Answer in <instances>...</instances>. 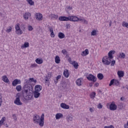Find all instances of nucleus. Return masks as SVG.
I'll return each mask as SVG.
<instances>
[{
    "label": "nucleus",
    "instance_id": "f257e3e1",
    "mask_svg": "<svg viewBox=\"0 0 128 128\" xmlns=\"http://www.w3.org/2000/svg\"><path fill=\"white\" fill-rule=\"evenodd\" d=\"M24 82L26 84L24 86V92L26 93L28 96L26 98L28 100H30L33 97L32 94L33 88L32 84H29V83L34 82L36 84L37 82V80L34 78H30L28 80H25Z\"/></svg>",
    "mask_w": 128,
    "mask_h": 128
},
{
    "label": "nucleus",
    "instance_id": "f03ea898",
    "mask_svg": "<svg viewBox=\"0 0 128 128\" xmlns=\"http://www.w3.org/2000/svg\"><path fill=\"white\" fill-rule=\"evenodd\" d=\"M44 114H42L40 117V115L35 114L32 118L34 123L38 124L40 126L43 127L44 125Z\"/></svg>",
    "mask_w": 128,
    "mask_h": 128
},
{
    "label": "nucleus",
    "instance_id": "7ed1b4c3",
    "mask_svg": "<svg viewBox=\"0 0 128 128\" xmlns=\"http://www.w3.org/2000/svg\"><path fill=\"white\" fill-rule=\"evenodd\" d=\"M14 28L15 33L16 35L21 36L23 34V30L21 29L20 24L19 23L16 24Z\"/></svg>",
    "mask_w": 128,
    "mask_h": 128
},
{
    "label": "nucleus",
    "instance_id": "20e7f679",
    "mask_svg": "<svg viewBox=\"0 0 128 128\" xmlns=\"http://www.w3.org/2000/svg\"><path fill=\"white\" fill-rule=\"evenodd\" d=\"M112 62V60L108 57V56H104L102 58V62L104 65L110 66Z\"/></svg>",
    "mask_w": 128,
    "mask_h": 128
},
{
    "label": "nucleus",
    "instance_id": "39448f33",
    "mask_svg": "<svg viewBox=\"0 0 128 128\" xmlns=\"http://www.w3.org/2000/svg\"><path fill=\"white\" fill-rule=\"evenodd\" d=\"M112 85L116 86H120V81L116 79H112L109 84V86H110Z\"/></svg>",
    "mask_w": 128,
    "mask_h": 128
},
{
    "label": "nucleus",
    "instance_id": "423d86ee",
    "mask_svg": "<svg viewBox=\"0 0 128 128\" xmlns=\"http://www.w3.org/2000/svg\"><path fill=\"white\" fill-rule=\"evenodd\" d=\"M69 21L73 22H78L80 21V18L76 16H68Z\"/></svg>",
    "mask_w": 128,
    "mask_h": 128
},
{
    "label": "nucleus",
    "instance_id": "0eeeda50",
    "mask_svg": "<svg viewBox=\"0 0 128 128\" xmlns=\"http://www.w3.org/2000/svg\"><path fill=\"white\" fill-rule=\"evenodd\" d=\"M86 78L89 80V81H92L94 82H96V77L94 76L92 74H90L88 76L86 77Z\"/></svg>",
    "mask_w": 128,
    "mask_h": 128
},
{
    "label": "nucleus",
    "instance_id": "6e6552de",
    "mask_svg": "<svg viewBox=\"0 0 128 128\" xmlns=\"http://www.w3.org/2000/svg\"><path fill=\"white\" fill-rule=\"evenodd\" d=\"M84 78H80L76 80V84L78 86H80L84 84Z\"/></svg>",
    "mask_w": 128,
    "mask_h": 128
},
{
    "label": "nucleus",
    "instance_id": "1a4fd4ad",
    "mask_svg": "<svg viewBox=\"0 0 128 128\" xmlns=\"http://www.w3.org/2000/svg\"><path fill=\"white\" fill-rule=\"evenodd\" d=\"M14 102L15 104L18 106H21L23 104V103L20 101V98H16Z\"/></svg>",
    "mask_w": 128,
    "mask_h": 128
},
{
    "label": "nucleus",
    "instance_id": "9d476101",
    "mask_svg": "<svg viewBox=\"0 0 128 128\" xmlns=\"http://www.w3.org/2000/svg\"><path fill=\"white\" fill-rule=\"evenodd\" d=\"M118 109V106L116 105L114 102H112L110 105V110L112 111H114Z\"/></svg>",
    "mask_w": 128,
    "mask_h": 128
},
{
    "label": "nucleus",
    "instance_id": "9b49d317",
    "mask_svg": "<svg viewBox=\"0 0 128 128\" xmlns=\"http://www.w3.org/2000/svg\"><path fill=\"white\" fill-rule=\"evenodd\" d=\"M36 20L38 21H41L43 18V15L41 13L38 12L35 14Z\"/></svg>",
    "mask_w": 128,
    "mask_h": 128
},
{
    "label": "nucleus",
    "instance_id": "f8f14e48",
    "mask_svg": "<svg viewBox=\"0 0 128 128\" xmlns=\"http://www.w3.org/2000/svg\"><path fill=\"white\" fill-rule=\"evenodd\" d=\"M58 20L60 22H68L69 16H60L58 18Z\"/></svg>",
    "mask_w": 128,
    "mask_h": 128
},
{
    "label": "nucleus",
    "instance_id": "ddd939ff",
    "mask_svg": "<svg viewBox=\"0 0 128 128\" xmlns=\"http://www.w3.org/2000/svg\"><path fill=\"white\" fill-rule=\"evenodd\" d=\"M19 84H21V80L18 78L14 79L12 82V85L14 86H16Z\"/></svg>",
    "mask_w": 128,
    "mask_h": 128
},
{
    "label": "nucleus",
    "instance_id": "4468645a",
    "mask_svg": "<svg viewBox=\"0 0 128 128\" xmlns=\"http://www.w3.org/2000/svg\"><path fill=\"white\" fill-rule=\"evenodd\" d=\"M114 54H116V50H111L108 52V57L109 58L112 60L114 58V56L112 55Z\"/></svg>",
    "mask_w": 128,
    "mask_h": 128
},
{
    "label": "nucleus",
    "instance_id": "2eb2a0df",
    "mask_svg": "<svg viewBox=\"0 0 128 128\" xmlns=\"http://www.w3.org/2000/svg\"><path fill=\"white\" fill-rule=\"evenodd\" d=\"M55 118L56 120H59L64 118V114L62 113H56L55 115Z\"/></svg>",
    "mask_w": 128,
    "mask_h": 128
},
{
    "label": "nucleus",
    "instance_id": "dca6fc26",
    "mask_svg": "<svg viewBox=\"0 0 128 128\" xmlns=\"http://www.w3.org/2000/svg\"><path fill=\"white\" fill-rule=\"evenodd\" d=\"M32 16V14L30 12H26L23 16V17L25 20H28Z\"/></svg>",
    "mask_w": 128,
    "mask_h": 128
},
{
    "label": "nucleus",
    "instance_id": "f3484780",
    "mask_svg": "<svg viewBox=\"0 0 128 128\" xmlns=\"http://www.w3.org/2000/svg\"><path fill=\"white\" fill-rule=\"evenodd\" d=\"M42 86L40 84L36 85L34 88V91L37 92H40L42 90Z\"/></svg>",
    "mask_w": 128,
    "mask_h": 128
},
{
    "label": "nucleus",
    "instance_id": "a211bd4d",
    "mask_svg": "<svg viewBox=\"0 0 128 128\" xmlns=\"http://www.w3.org/2000/svg\"><path fill=\"white\" fill-rule=\"evenodd\" d=\"M2 80L5 83L8 84L10 82V80L8 77L6 75H4L2 76Z\"/></svg>",
    "mask_w": 128,
    "mask_h": 128
},
{
    "label": "nucleus",
    "instance_id": "6ab92c4d",
    "mask_svg": "<svg viewBox=\"0 0 128 128\" xmlns=\"http://www.w3.org/2000/svg\"><path fill=\"white\" fill-rule=\"evenodd\" d=\"M60 106L64 110H68L70 108V106L67 105V104H65V103H61Z\"/></svg>",
    "mask_w": 128,
    "mask_h": 128
},
{
    "label": "nucleus",
    "instance_id": "aec40b11",
    "mask_svg": "<svg viewBox=\"0 0 128 128\" xmlns=\"http://www.w3.org/2000/svg\"><path fill=\"white\" fill-rule=\"evenodd\" d=\"M30 46V43L28 42H25L24 44H22L20 48L21 49L23 50L24 48H28Z\"/></svg>",
    "mask_w": 128,
    "mask_h": 128
},
{
    "label": "nucleus",
    "instance_id": "412c9836",
    "mask_svg": "<svg viewBox=\"0 0 128 128\" xmlns=\"http://www.w3.org/2000/svg\"><path fill=\"white\" fill-rule=\"evenodd\" d=\"M89 54H90L89 50H88V49L86 48L82 52L81 54V56H86L88 55Z\"/></svg>",
    "mask_w": 128,
    "mask_h": 128
},
{
    "label": "nucleus",
    "instance_id": "4be33fe9",
    "mask_svg": "<svg viewBox=\"0 0 128 128\" xmlns=\"http://www.w3.org/2000/svg\"><path fill=\"white\" fill-rule=\"evenodd\" d=\"M117 74L119 78H122L124 76V72L122 70H118L117 72Z\"/></svg>",
    "mask_w": 128,
    "mask_h": 128
},
{
    "label": "nucleus",
    "instance_id": "5701e85b",
    "mask_svg": "<svg viewBox=\"0 0 128 128\" xmlns=\"http://www.w3.org/2000/svg\"><path fill=\"white\" fill-rule=\"evenodd\" d=\"M63 75L65 78H68L70 76V72L68 70L65 69L64 71Z\"/></svg>",
    "mask_w": 128,
    "mask_h": 128
},
{
    "label": "nucleus",
    "instance_id": "b1692460",
    "mask_svg": "<svg viewBox=\"0 0 128 128\" xmlns=\"http://www.w3.org/2000/svg\"><path fill=\"white\" fill-rule=\"evenodd\" d=\"M70 64H72L76 69L78 68V62L75 60L70 62Z\"/></svg>",
    "mask_w": 128,
    "mask_h": 128
},
{
    "label": "nucleus",
    "instance_id": "393cba45",
    "mask_svg": "<svg viewBox=\"0 0 128 128\" xmlns=\"http://www.w3.org/2000/svg\"><path fill=\"white\" fill-rule=\"evenodd\" d=\"M66 120L68 122L73 121V120H74L73 115H68V116L66 118Z\"/></svg>",
    "mask_w": 128,
    "mask_h": 128
},
{
    "label": "nucleus",
    "instance_id": "a878e982",
    "mask_svg": "<svg viewBox=\"0 0 128 128\" xmlns=\"http://www.w3.org/2000/svg\"><path fill=\"white\" fill-rule=\"evenodd\" d=\"M118 57L120 59H124L126 58V54L123 52L119 53V54L118 55Z\"/></svg>",
    "mask_w": 128,
    "mask_h": 128
},
{
    "label": "nucleus",
    "instance_id": "bb28decb",
    "mask_svg": "<svg viewBox=\"0 0 128 128\" xmlns=\"http://www.w3.org/2000/svg\"><path fill=\"white\" fill-rule=\"evenodd\" d=\"M35 62L38 64H43V60L41 58H37L35 60Z\"/></svg>",
    "mask_w": 128,
    "mask_h": 128
},
{
    "label": "nucleus",
    "instance_id": "cd10ccee",
    "mask_svg": "<svg viewBox=\"0 0 128 128\" xmlns=\"http://www.w3.org/2000/svg\"><path fill=\"white\" fill-rule=\"evenodd\" d=\"M58 37L60 39H63V38H65L66 35L64 33H63L62 32H60L58 34Z\"/></svg>",
    "mask_w": 128,
    "mask_h": 128
},
{
    "label": "nucleus",
    "instance_id": "c85d7f7f",
    "mask_svg": "<svg viewBox=\"0 0 128 128\" xmlns=\"http://www.w3.org/2000/svg\"><path fill=\"white\" fill-rule=\"evenodd\" d=\"M40 93L38 92L34 91V96L36 98H38L40 96Z\"/></svg>",
    "mask_w": 128,
    "mask_h": 128
},
{
    "label": "nucleus",
    "instance_id": "c756f323",
    "mask_svg": "<svg viewBox=\"0 0 128 128\" xmlns=\"http://www.w3.org/2000/svg\"><path fill=\"white\" fill-rule=\"evenodd\" d=\"M91 36H96L98 35V30H93L90 32Z\"/></svg>",
    "mask_w": 128,
    "mask_h": 128
},
{
    "label": "nucleus",
    "instance_id": "7c9ffc66",
    "mask_svg": "<svg viewBox=\"0 0 128 128\" xmlns=\"http://www.w3.org/2000/svg\"><path fill=\"white\" fill-rule=\"evenodd\" d=\"M55 62L56 64H59L60 62V57L58 56H55Z\"/></svg>",
    "mask_w": 128,
    "mask_h": 128
},
{
    "label": "nucleus",
    "instance_id": "2f4dec72",
    "mask_svg": "<svg viewBox=\"0 0 128 128\" xmlns=\"http://www.w3.org/2000/svg\"><path fill=\"white\" fill-rule=\"evenodd\" d=\"M6 121V117H2V119L0 120V127L2 126L4 124V122Z\"/></svg>",
    "mask_w": 128,
    "mask_h": 128
},
{
    "label": "nucleus",
    "instance_id": "473e14b6",
    "mask_svg": "<svg viewBox=\"0 0 128 128\" xmlns=\"http://www.w3.org/2000/svg\"><path fill=\"white\" fill-rule=\"evenodd\" d=\"M97 78L100 80H102L104 79V74L102 73H99L97 75Z\"/></svg>",
    "mask_w": 128,
    "mask_h": 128
},
{
    "label": "nucleus",
    "instance_id": "72a5a7b5",
    "mask_svg": "<svg viewBox=\"0 0 128 128\" xmlns=\"http://www.w3.org/2000/svg\"><path fill=\"white\" fill-rule=\"evenodd\" d=\"M80 22H82L84 24H88V22L83 18H80Z\"/></svg>",
    "mask_w": 128,
    "mask_h": 128
},
{
    "label": "nucleus",
    "instance_id": "f704fd0d",
    "mask_svg": "<svg viewBox=\"0 0 128 128\" xmlns=\"http://www.w3.org/2000/svg\"><path fill=\"white\" fill-rule=\"evenodd\" d=\"M30 6H33L34 5V2L32 0H26Z\"/></svg>",
    "mask_w": 128,
    "mask_h": 128
},
{
    "label": "nucleus",
    "instance_id": "c9c22d12",
    "mask_svg": "<svg viewBox=\"0 0 128 128\" xmlns=\"http://www.w3.org/2000/svg\"><path fill=\"white\" fill-rule=\"evenodd\" d=\"M16 89L17 92H20L22 90V86L21 85H18L17 86H16Z\"/></svg>",
    "mask_w": 128,
    "mask_h": 128
},
{
    "label": "nucleus",
    "instance_id": "e433bc0d",
    "mask_svg": "<svg viewBox=\"0 0 128 128\" xmlns=\"http://www.w3.org/2000/svg\"><path fill=\"white\" fill-rule=\"evenodd\" d=\"M96 93L95 92H92L90 94V98L92 99H94V98L96 97Z\"/></svg>",
    "mask_w": 128,
    "mask_h": 128
},
{
    "label": "nucleus",
    "instance_id": "4c0bfd02",
    "mask_svg": "<svg viewBox=\"0 0 128 128\" xmlns=\"http://www.w3.org/2000/svg\"><path fill=\"white\" fill-rule=\"evenodd\" d=\"M122 26L124 28H128V22L123 21L122 22Z\"/></svg>",
    "mask_w": 128,
    "mask_h": 128
},
{
    "label": "nucleus",
    "instance_id": "58836bf2",
    "mask_svg": "<svg viewBox=\"0 0 128 128\" xmlns=\"http://www.w3.org/2000/svg\"><path fill=\"white\" fill-rule=\"evenodd\" d=\"M12 31V27L10 26H8V27L6 28V32H7V33H10V32Z\"/></svg>",
    "mask_w": 128,
    "mask_h": 128
},
{
    "label": "nucleus",
    "instance_id": "ea45409f",
    "mask_svg": "<svg viewBox=\"0 0 128 128\" xmlns=\"http://www.w3.org/2000/svg\"><path fill=\"white\" fill-rule=\"evenodd\" d=\"M38 66V64L36 63H32L30 64V68H36Z\"/></svg>",
    "mask_w": 128,
    "mask_h": 128
},
{
    "label": "nucleus",
    "instance_id": "a19ab883",
    "mask_svg": "<svg viewBox=\"0 0 128 128\" xmlns=\"http://www.w3.org/2000/svg\"><path fill=\"white\" fill-rule=\"evenodd\" d=\"M96 110L94 107H90L89 108V110L91 113H93L94 112V110Z\"/></svg>",
    "mask_w": 128,
    "mask_h": 128
},
{
    "label": "nucleus",
    "instance_id": "79ce46f5",
    "mask_svg": "<svg viewBox=\"0 0 128 128\" xmlns=\"http://www.w3.org/2000/svg\"><path fill=\"white\" fill-rule=\"evenodd\" d=\"M52 18H54L55 20H58V14H53L52 15Z\"/></svg>",
    "mask_w": 128,
    "mask_h": 128
},
{
    "label": "nucleus",
    "instance_id": "37998d69",
    "mask_svg": "<svg viewBox=\"0 0 128 128\" xmlns=\"http://www.w3.org/2000/svg\"><path fill=\"white\" fill-rule=\"evenodd\" d=\"M28 30L29 32H32L34 30V28H33V27L32 26H28Z\"/></svg>",
    "mask_w": 128,
    "mask_h": 128
},
{
    "label": "nucleus",
    "instance_id": "c03bdc74",
    "mask_svg": "<svg viewBox=\"0 0 128 128\" xmlns=\"http://www.w3.org/2000/svg\"><path fill=\"white\" fill-rule=\"evenodd\" d=\"M2 96L0 94V107L2 106Z\"/></svg>",
    "mask_w": 128,
    "mask_h": 128
},
{
    "label": "nucleus",
    "instance_id": "a18cd8bd",
    "mask_svg": "<svg viewBox=\"0 0 128 128\" xmlns=\"http://www.w3.org/2000/svg\"><path fill=\"white\" fill-rule=\"evenodd\" d=\"M20 97H21V94L20 92H18L16 94V98H20Z\"/></svg>",
    "mask_w": 128,
    "mask_h": 128
},
{
    "label": "nucleus",
    "instance_id": "49530a36",
    "mask_svg": "<svg viewBox=\"0 0 128 128\" xmlns=\"http://www.w3.org/2000/svg\"><path fill=\"white\" fill-rule=\"evenodd\" d=\"M62 54L64 55H66L68 54V52L66 50H62Z\"/></svg>",
    "mask_w": 128,
    "mask_h": 128
},
{
    "label": "nucleus",
    "instance_id": "de8ad7c7",
    "mask_svg": "<svg viewBox=\"0 0 128 128\" xmlns=\"http://www.w3.org/2000/svg\"><path fill=\"white\" fill-rule=\"evenodd\" d=\"M110 64H111V66H114V64H116V60H112L110 62Z\"/></svg>",
    "mask_w": 128,
    "mask_h": 128
},
{
    "label": "nucleus",
    "instance_id": "09e8293b",
    "mask_svg": "<svg viewBox=\"0 0 128 128\" xmlns=\"http://www.w3.org/2000/svg\"><path fill=\"white\" fill-rule=\"evenodd\" d=\"M50 36L51 38H52L55 37V34L54 33V32H50Z\"/></svg>",
    "mask_w": 128,
    "mask_h": 128
},
{
    "label": "nucleus",
    "instance_id": "8fccbe9b",
    "mask_svg": "<svg viewBox=\"0 0 128 128\" xmlns=\"http://www.w3.org/2000/svg\"><path fill=\"white\" fill-rule=\"evenodd\" d=\"M12 117L13 119H14L15 121H17V117H16V116L15 115V114H14L12 116Z\"/></svg>",
    "mask_w": 128,
    "mask_h": 128
},
{
    "label": "nucleus",
    "instance_id": "3c124183",
    "mask_svg": "<svg viewBox=\"0 0 128 128\" xmlns=\"http://www.w3.org/2000/svg\"><path fill=\"white\" fill-rule=\"evenodd\" d=\"M104 128H114L112 125H110V126H104Z\"/></svg>",
    "mask_w": 128,
    "mask_h": 128
},
{
    "label": "nucleus",
    "instance_id": "603ef678",
    "mask_svg": "<svg viewBox=\"0 0 128 128\" xmlns=\"http://www.w3.org/2000/svg\"><path fill=\"white\" fill-rule=\"evenodd\" d=\"M48 30L50 32H54V29L52 27H50L48 28Z\"/></svg>",
    "mask_w": 128,
    "mask_h": 128
},
{
    "label": "nucleus",
    "instance_id": "864d4df0",
    "mask_svg": "<svg viewBox=\"0 0 128 128\" xmlns=\"http://www.w3.org/2000/svg\"><path fill=\"white\" fill-rule=\"evenodd\" d=\"M98 108L99 109H101L102 108V104H100H100L98 105Z\"/></svg>",
    "mask_w": 128,
    "mask_h": 128
},
{
    "label": "nucleus",
    "instance_id": "5fc2aeb1",
    "mask_svg": "<svg viewBox=\"0 0 128 128\" xmlns=\"http://www.w3.org/2000/svg\"><path fill=\"white\" fill-rule=\"evenodd\" d=\"M66 9L68 10H72V7L70 6H66Z\"/></svg>",
    "mask_w": 128,
    "mask_h": 128
},
{
    "label": "nucleus",
    "instance_id": "6e6d98bb",
    "mask_svg": "<svg viewBox=\"0 0 128 128\" xmlns=\"http://www.w3.org/2000/svg\"><path fill=\"white\" fill-rule=\"evenodd\" d=\"M62 78L61 75H58L56 77V80H58L60 78Z\"/></svg>",
    "mask_w": 128,
    "mask_h": 128
},
{
    "label": "nucleus",
    "instance_id": "4d7b16f0",
    "mask_svg": "<svg viewBox=\"0 0 128 128\" xmlns=\"http://www.w3.org/2000/svg\"><path fill=\"white\" fill-rule=\"evenodd\" d=\"M124 128H128V120L126 123V124H124Z\"/></svg>",
    "mask_w": 128,
    "mask_h": 128
},
{
    "label": "nucleus",
    "instance_id": "13d9d810",
    "mask_svg": "<svg viewBox=\"0 0 128 128\" xmlns=\"http://www.w3.org/2000/svg\"><path fill=\"white\" fill-rule=\"evenodd\" d=\"M99 85H100V84H98V82H96L94 84V86H96V87H98Z\"/></svg>",
    "mask_w": 128,
    "mask_h": 128
},
{
    "label": "nucleus",
    "instance_id": "bf43d9fd",
    "mask_svg": "<svg viewBox=\"0 0 128 128\" xmlns=\"http://www.w3.org/2000/svg\"><path fill=\"white\" fill-rule=\"evenodd\" d=\"M48 82H49V80L48 78H46L45 80V82L46 84L48 83Z\"/></svg>",
    "mask_w": 128,
    "mask_h": 128
},
{
    "label": "nucleus",
    "instance_id": "052dcab7",
    "mask_svg": "<svg viewBox=\"0 0 128 128\" xmlns=\"http://www.w3.org/2000/svg\"><path fill=\"white\" fill-rule=\"evenodd\" d=\"M54 84H57L58 83V80H55L54 81Z\"/></svg>",
    "mask_w": 128,
    "mask_h": 128
},
{
    "label": "nucleus",
    "instance_id": "680f3d73",
    "mask_svg": "<svg viewBox=\"0 0 128 128\" xmlns=\"http://www.w3.org/2000/svg\"><path fill=\"white\" fill-rule=\"evenodd\" d=\"M109 26H112V21H110L109 23Z\"/></svg>",
    "mask_w": 128,
    "mask_h": 128
},
{
    "label": "nucleus",
    "instance_id": "e2e57ef3",
    "mask_svg": "<svg viewBox=\"0 0 128 128\" xmlns=\"http://www.w3.org/2000/svg\"><path fill=\"white\" fill-rule=\"evenodd\" d=\"M120 100H121L122 101L124 100V98H123L122 97H121V98H120Z\"/></svg>",
    "mask_w": 128,
    "mask_h": 128
},
{
    "label": "nucleus",
    "instance_id": "0e129e2a",
    "mask_svg": "<svg viewBox=\"0 0 128 128\" xmlns=\"http://www.w3.org/2000/svg\"><path fill=\"white\" fill-rule=\"evenodd\" d=\"M126 88L128 90V86H126Z\"/></svg>",
    "mask_w": 128,
    "mask_h": 128
},
{
    "label": "nucleus",
    "instance_id": "69168bd1",
    "mask_svg": "<svg viewBox=\"0 0 128 128\" xmlns=\"http://www.w3.org/2000/svg\"><path fill=\"white\" fill-rule=\"evenodd\" d=\"M122 88H124V86H122Z\"/></svg>",
    "mask_w": 128,
    "mask_h": 128
}]
</instances>
